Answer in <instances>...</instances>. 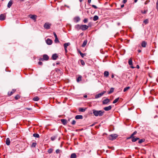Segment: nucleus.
Listing matches in <instances>:
<instances>
[{
  "label": "nucleus",
  "instance_id": "nucleus-1",
  "mask_svg": "<svg viewBox=\"0 0 158 158\" xmlns=\"http://www.w3.org/2000/svg\"><path fill=\"white\" fill-rule=\"evenodd\" d=\"M93 112L94 115L95 116H102L104 114L105 112L104 111L100 110H93Z\"/></svg>",
  "mask_w": 158,
  "mask_h": 158
},
{
  "label": "nucleus",
  "instance_id": "nucleus-2",
  "mask_svg": "<svg viewBox=\"0 0 158 158\" xmlns=\"http://www.w3.org/2000/svg\"><path fill=\"white\" fill-rule=\"evenodd\" d=\"M88 26L86 25H77L76 26V29H78V30H87V29H88Z\"/></svg>",
  "mask_w": 158,
  "mask_h": 158
},
{
  "label": "nucleus",
  "instance_id": "nucleus-3",
  "mask_svg": "<svg viewBox=\"0 0 158 158\" xmlns=\"http://www.w3.org/2000/svg\"><path fill=\"white\" fill-rule=\"evenodd\" d=\"M48 56L46 54H44L43 55V58H40V60H48L49 59Z\"/></svg>",
  "mask_w": 158,
  "mask_h": 158
},
{
  "label": "nucleus",
  "instance_id": "nucleus-4",
  "mask_svg": "<svg viewBox=\"0 0 158 158\" xmlns=\"http://www.w3.org/2000/svg\"><path fill=\"white\" fill-rule=\"evenodd\" d=\"M51 25V24L48 23H46L44 24V27L46 29H49L50 28V27Z\"/></svg>",
  "mask_w": 158,
  "mask_h": 158
},
{
  "label": "nucleus",
  "instance_id": "nucleus-5",
  "mask_svg": "<svg viewBox=\"0 0 158 158\" xmlns=\"http://www.w3.org/2000/svg\"><path fill=\"white\" fill-rule=\"evenodd\" d=\"M106 92V91H103L101 93H99L98 94H96L95 96V98H99L101 97V96H102L103 94L105 93Z\"/></svg>",
  "mask_w": 158,
  "mask_h": 158
},
{
  "label": "nucleus",
  "instance_id": "nucleus-6",
  "mask_svg": "<svg viewBox=\"0 0 158 158\" xmlns=\"http://www.w3.org/2000/svg\"><path fill=\"white\" fill-rule=\"evenodd\" d=\"M111 138H110V140H113L115 139L117 137V135L116 134H112L110 135Z\"/></svg>",
  "mask_w": 158,
  "mask_h": 158
},
{
  "label": "nucleus",
  "instance_id": "nucleus-7",
  "mask_svg": "<svg viewBox=\"0 0 158 158\" xmlns=\"http://www.w3.org/2000/svg\"><path fill=\"white\" fill-rule=\"evenodd\" d=\"M80 18L79 16H76L73 18V21L76 23H77L80 20Z\"/></svg>",
  "mask_w": 158,
  "mask_h": 158
},
{
  "label": "nucleus",
  "instance_id": "nucleus-8",
  "mask_svg": "<svg viewBox=\"0 0 158 158\" xmlns=\"http://www.w3.org/2000/svg\"><path fill=\"white\" fill-rule=\"evenodd\" d=\"M110 102V100L108 98H106L102 101V104L103 105L107 104Z\"/></svg>",
  "mask_w": 158,
  "mask_h": 158
},
{
  "label": "nucleus",
  "instance_id": "nucleus-9",
  "mask_svg": "<svg viewBox=\"0 0 158 158\" xmlns=\"http://www.w3.org/2000/svg\"><path fill=\"white\" fill-rule=\"evenodd\" d=\"M46 43L48 45H51L52 43V40L49 39H47L46 40Z\"/></svg>",
  "mask_w": 158,
  "mask_h": 158
},
{
  "label": "nucleus",
  "instance_id": "nucleus-10",
  "mask_svg": "<svg viewBox=\"0 0 158 158\" xmlns=\"http://www.w3.org/2000/svg\"><path fill=\"white\" fill-rule=\"evenodd\" d=\"M112 108L111 106H108L104 108V110L106 111H109Z\"/></svg>",
  "mask_w": 158,
  "mask_h": 158
},
{
  "label": "nucleus",
  "instance_id": "nucleus-11",
  "mask_svg": "<svg viewBox=\"0 0 158 158\" xmlns=\"http://www.w3.org/2000/svg\"><path fill=\"white\" fill-rule=\"evenodd\" d=\"M58 57V56L56 54H54L52 55V59L54 60H55L57 59Z\"/></svg>",
  "mask_w": 158,
  "mask_h": 158
},
{
  "label": "nucleus",
  "instance_id": "nucleus-12",
  "mask_svg": "<svg viewBox=\"0 0 158 158\" xmlns=\"http://www.w3.org/2000/svg\"><path fill=\"white\" fill-rule=\"evenodd\" d=\"M30 18L33 19L34 20V21H36V19L37 16L36 15H31L29 16Z\"/></svg>",
  "mask_w": 158,
  "mask_h": 158
},
{
  "label": "nucleus",
  "instance_id": "nucleus-13",
  "mask_svg": "<svg viewBox=\"0 0 158 158\" xmlns=\"http://www.w3.org/2000/svg\"><path fill=\"white\" fill-rule=\"evenodd\" d=\"M60 121L62 123V124L64 125H65L67 123V121L65 119H61L60 120Z\"/></svg>",
  "mask_w": 158,
  "mask_h": 158
},
{
  "label": "nucleus",
  "instance_id": "nucleus-14",
  "mask_svg": "<svg viewBox=\"0 0 158 158\" xmlns=\"http://www.w3.org/2000/svg\"><path fill=\"white\" fill-rule=\"evenodd\" d=\"M147 44V43L146 41H144L142 42L141 43V46L143 48H145L146 47Z\"/></svg>",
  "mask_w": 158,
  "mask_h": 158
},
{
  "label": "nucleus",
  "instance_id": "nucleus-15",
  "mask_svg": "<svg viewBox=\"0 0 158 158\" xmlns=\"http://www.w3.org/2000/svg\"><path fill=\"white\" fill-rule=\"evenodd\" d=\"M13 2L12 0H10L9 1L7 4V7L8 8H10L11 6L13 4Z\"/></svg>",
  "mask_w": 158,
  "mask_h": 158
},
{
  "label": "nucleus",
  "instance_id": "nucleus-16",
  "mask_svg": "<svg viewBox=\"0 0 158 158\" xmlns=\"http://www.w3.org/2000/svg\"><path fill=\"white\" fill-rule=\"evenodd\" d=\"M83 118L82 115H77L75 117V118L77 119H82Z\"/></svg>",
  "mask_w": 158,
  "mask_h": 158
},
{
  "label": "nucleus",
  "instance_id": "nucleus-17",
  "mask_svg": "<svg viewBox=\"0 0 158 158\" xmlns=\"http://www.w3.org/2000/svg\"><path fill=\"white\" fill-rule=\"evenodd\" d=\"M16 91L15 90L13 89L11 92H9L8 93V96H11Z\"/></svg>",
  "mask_w": 158,
  "mask_h": 158
},
{
  "label": "nucleus",
  "instance_id": "nucleus-18",
  "mask_svg": "<svg viewBox=\"0 0 158 158\" xmlns=\"http://www.w3.org/2000/svg\"><path fill=\"white\" fill-rule=\"evenodd\" d=\"M109 75V73L108 71H106L104 72V77H108Z\"/></svg>",
  "mask_w": 158,
  "mask_h": 158
},
{
  "label": "nucleus",
  "instance_id": "nucleus-19",
  "mask_svg": "<svg viewBox=\"0 0 158 158\" xmlns=\"http://www.w3.org/2000/svg\"><path fill=\"white\" fill-rule=\"evenodd\" d=\"M57 135H54L52 136L51 138V139L52 141L56 139L57 138Z\"/></svg>",
  "mask_w": 158,
  "mask_h": 158
},
{
  "label": "nucleus",
  "instance_id": "nucleus-20",
  "mask_svg": "<svg viewBox=\"0 0 158 158\" xmlns=\"http://www.w3.org/2000/svg\"><path fill=\"white\" fill-rule=\"evenodd\" d=\"M5 19V16L3 14H1L0 15V20H3Z\"/></svg>",
  "mask_w": 158,
  "mask_h": 158
},
{
  "label": "nucleus",
  "instance_id": "nucleus-21",
  "mask_svg": "<svg viewBox=\"0 0 158 158\" xmlns=\"http://www.w3.org/2000/svg\"><path fill=\"white\" fill-rule=\"evenodd\" d=\"M139 139V138L136 137L135 138V137H133L132 138V139L131 140L133 142H135L137 140H138Z\"/></svg>",
  "mask_w": 158,
  "mask_h": 158
},
{
  "label": "nucleus",
  "instance_id": "nucleus-22",
  "mask_svg": "<svg viewBox=\"0 0 158 158\" xmlns=\"http://www.w3.org/2000/svg\"><path fill=\"white\" fill-rule=\"evenodd\" d=\"M6 145H10V141L9 138H7L6 139Z\"/></svg>",
  "mask_w": 158,
  "mask_h": 158
},
{
  "label": "nucleus",
  "instance_id": "nucleus-23",
  "mask_svg": "<svg viewBox=\"0 0 158 158\" xmlns=\"http://www.w3.org/2000/svg\"><path fill=\"white\" fill-rule=\"evenodd\" d=\"M87 43V40H85L83 42L82 45V47H85V45H86Z\"/></svg>",
  "mask_w": 158,
  "mask_h": 158
},
{
  "label": "nucleus",
  "instance_id": "nucleus-24",
  "mask_svg": "<svg viewBox=\"0 0 158 158\" xmlns=\"http://www.w3.org/2000/svg\"><path fill=\"white\" fill-rule=\"evenodd\" d=\"M70 45V43H66L64 44V48H67V47L69 45Z\"/></svg>",
  "mask_w": 158,
  "mask_h": 158
},
{
  "label": "nucleus",
  "instance_id": "nucleus-25",
  "mask_svg": "<svg viewBox=\"0 0 158 158\" xmlns=\"http://www.w3.org/2000/svg\"><path fill=\"white\" fill-rule=\"evenodd\" d=\"M78 52L79 53L80 55L82 57H84V56L86 55L85 53H82L80 50L78 51Z\"/></svg>",
  "mask_w": 158,
  "mask_h": 158
},
{
  "label": "nucleus",
  "instance_id": "nucleus-26",
  "mask_svg": "<svg viewBox=\"0 0 158 158\" xmlns=\"http://www.w3.org/2000/svg\"><path fill=\"white\" fill-rule=\"evenodd\" d=\"M128 64L130 65H132V60L131 58H130L129 59L128 61Z\"/></svg>",
  "mask_w": 158,
  "mask_h": 158
},
{
  "label": "nucleus",
  "instance_id": "nucleus-27",
  "mask_svg": "<svg viewBox=\"0 0 158 158\" xmlns=\"http://www.w3.org/2000/svg\"><path fill=\"white\" fill-rule=\"evenodd\" d=\"M114 88H111L110 89V90L108 92V94H110L112 93H113L114 92Z\"/></svg>",
  "mask_w": 158,
  "mask_h": 158
},
{
  "label": "nucleus",
  "instance_id": "nucleus-28",
  "mask_svg": "<svg viewBox=\"0 0 158 158\" xmlns=\"http://www.w3.org/2000/svg\"><path fill=\"white\" fill-rule=\"evenodd\" d=\"M71 158H76V155L75 153H73L71 154L70 156Z\"/></svg>",
  "mask_w": 158,
  "mask_h": 158
},
{
  "label": "nucleus",
  "instance_id": "nucleus-29",
  "mask_svg": "<svg viewBox=\"0 0 158 158\" xmlns=\"http://www.w3.org/2000/svg\"><path fill=\"white\" fill-rule=\"evenodd\" d=\"M39 100V98L37 96H35L34 97L33 99V100L34 101H38Z\"/></svg>",
  "mask_w": 158,
  "mask_h": 158
},
{
  "label": "nucleus",
  "instance_id": "nucleus-30",
  "mask_svg": "<svg viewBox=\"0 0 158 158\" xmlns=\"http://www.w3.org/2000/svg\"><path fill=\"white\" fill-rule=\"evenodd\" d=\"M82 77L81 76H79L77 79V81L79 82L81 80Z\"/></svg>",
  "mask_w": 158,
  "mask_h": 158
},
{
  "label": "nucleus",
  "instance_id": "nucleus-31",
  "mask_svg": "<svg viewBox=\"0 0 158 158\" xmlns=\"http://www.w3.org/2000/svg\"><path fill=\"white\" fill-rule=\"evenodd\" d=\"M98 17L97 15H95L93 19V20L96 21L98 20Z\"/></svg>",
  "mask_w": 158,
  "mask_h": 158
},
{
  "label": "nucleus",
  "instance_id": "nucleus-32",
  "mask_svg": "<svg viewBox=\"0 0 158 158\" xmlns=\"http://www.w3.org/2000/svg\"><path fill=\"white\" fill-rule=\"evenodd\" d=\"M55 71L57 72L60 73H62V72L59 69L56 68L55 69Z\"/></svg>",
  "mask_w": 158,
  "mask_h": 158
},
{
  "label": "nucleus",
  "instance_id": "nucleus-33",
  "mask_svg": "<svg viewBox=\"0 0 158 158\" xmlns=\"http://www.w3.org/2000/svg\"><path fill=\"white\" fill-rule=\"evenodd\" d=\"M79 110L80 112H84L85 110V109L80 108L79 109Z\"/></svg>",
  "mask_w": 158,
  "mask_h": 158
},
{
  "label": "nucleus",
  "instance_id": "nucleus-34",
  "mask_svg": "<svg viewBox=\"0 0 158 158\" xmlns=\"http://www.w3.org/2000/svg\"><path fill=\"white\" fill-rule=\"evenodd\" d=\"M119 99V98H118L116 99H115L113 102V104H115L117 102Z\"/></svg>",
  "mask_w": 158,
  "mask_h": 158
},
{
  "label": "nucleus",
  "instance_id": "nucleus-35",
  "mask_svg": "<svg viewBox=\"0 0 158 158\" xmlns=\"http://www.w3.org/2000/svg\"><path fill=\"white\" fill-rule=\"evenodd\" d=\"M37 144L35 142L31 144V147L35 148L36 147Z\"/></svg>",
  "mask_w": 158,
  "mask_h": 158
},
{
  "label": "nucleus",
  "instance_id": "nucleus-36",
  "mask_svg": "<svg viewBox=\"0 0 158 158\" xmlns=\"http://www.w3.org/2000/svg\"><path fill=\"white\" fill-rule=\"evenodd\" d=\"M33 136L35 137L36 138H39V135L37 133H34L33 134Z\"/></svg>",
  "mask_w": 158,
  "mask_h": 158
},
{
  "label": "nucleus",
  "instance_id": "nucleus-37",
  "mask_svg": "<svg viewBox=\"0 0 158 158\" xmlns=\"http://www.w3.org/2000/svg\"><path fill=\"white\" fill-rule=\"evenodd\" d=\"M130 88V87L128 86V87H126L124 88V89H123V91L124 92H125L126 91H127V90H128V89H129Z\"/></svg>",
  "mask_w": 158,
  "mask_h": 158
},
{
  "label": "nucleus",
  "instance_id": "nucleus-38",
  "mask_svg": "<svg viewBox=\"0 0 158 158\" xmlns=\"http://www.w3.org/2000/svg\"><path fill=\"white\" fill-rule=\"evenodd\" d=\"M149 20L148 19H146L143 21V23L145 24H147L148 23Z\"/></svg>",
  "mask_w": 158,
  "mask_h": 158
},
{
  "label": "nucleus",
  "instance_id": "nucleus-39",
  "mask_svg": "<svg viewBox=\"0 0 158 158\" xmlns=\"http://www.w3.org/2000/svg\"><path fill=\"white\" fill-rule=\"evenodd\" d=\"M145 141L144 139H140L138 141V143H142L143 142H144Z\"/></svg>",
  "mask_w": 158,
  "mask_h": 158
},
{
  "label": "nucleus",
  "instance_id": "nucleus-40",
  "mask_svg": "<svg viewBox=\"0 0 158 158\" xmlns=\"http://www.w3.org/2000/svg\"><path fill=\"white\" fill-rule=\"evenodd\" d=\"M53 149L52 148L49 149L48 151V152L49 153H51L52 152Z\"/></svg>",
  "mask_w": 158,
  "mask_h": 158
},
{
  "label": "nucleus",
  "instance_id": "nucleus-41",
  "mask_svg": "<svg viewBox=\"0 0 158 158\" xmlns=\"http://www.w3.org/2000/svg\"><path fill=\"white\" fill-rule=\"evenodd\" d=\"M20 98L19 95H17L15 97V98L16 100H17Z\"/></svg>",
  "mask_w": 158,
  "mask_h": 158
},
{
  "label": "nucleus",
  "instance_id": "nucleus-42",
  "mask_svg": "<svg viewBox=\"0 0 158 158\" xmlns=\"http://www.w3.org/2000/svg\"><path fill=\"white\" fill-rule=\"evenodd\" d=\"M80 62H81V64L82 65L84 66L85 65V62L82 60H80Z\"/></svg>",
  "mask_w": 158,
  "mask_h": 158
},
{
  "label": "nucleus",
  "instance_id": "nucleus-43",
  "mask_svg": "<svg viewBox=\"0 0 158 158\" xmlns=\"http://www.w3.org/2000/svg\"><path fill=\"white\" fill-rule=\"evenodd\" d=\"M137 132L136 131H135L131 135V136H132V137H134V136L135 135L136 133H137Z\"/></svg>",
  "mask_w": 158,
  "mask_h": 158
},
{
  "label": "nucleus",
  "instance_id": "nucleus-44",
  "mask_svg": "<svg viewBox=\"0 0 158 158\" xmlns=\"http://www.w3.org/2000/svg\"><path fill=\"white\" fill-rule=\"evenodd\" d=\"M88 21V19L87 18L83 20V22L84 23H87Z\"/></svg>",
  "mask_w": 158,
  "mask_h": 158
},
{
  "label": "nucleus",
  "instance_id": "nucleus-45",
  "mask_svg": "<svg viewBox=\"0 0 158 158\" xmlns=\"http://www.w3.org/2000/svg\"><path fill=\"white\" fill-rule=\"evenodd\" d=\"M149 30H146L145 31V35H148L149 34Z\"/></svg>",
  "mask_w": 158,
  "mask_h": 158
},
{
  "label": "nucleus",
  "instance_id": "nucleus-46",
  "mask_svg": "<svg viewBox=\"0 0 158 158\" xmlns=\"http://www.w3.org/2000/svg\"><path fill=\"white\" fill-rule=\"evenodd\" d=\"M156 9H157V11L158 12V0H157L156 2Z\"/></svg>",
  "mask_w": 158,
  "mask_h": 158
},
{
  "label": "nucleus",
  "instance_id": "nucleus-47",
  "mask_svg": "<svg viewBox=\"0 0 158 158\" xmlns=\"http://www.w3.org/2000/svg\"><path fill=\"white\" fill-rule=\"evenodd\" d=\"M76 123V121L75 120H73L71 124L73 125H74Z\"/></svg>",
  "mask_w": 158,
  "mask_h": 158
},
{
  "label": "nucleus",
  "instance_id": "nucleus-48",
  "mask_svg": "<svg viewBox=\"0 0 158 158\" xmlns=\"http://www.w3.org/2000/svg\"><path fill=\"white\" fill-rule=\"evenodd\" d=\"M55 42L56 43L59 42V40H58V39L57 38H55Z\"/></svg>",
  "mask_w": 158,
  "mask_h": 158
},
{
  "label": "nucleus",
  "instance_id": "nucleus-49",
  "mask_svg": "<svg viewBox=\"0 0 158 158\" xmlns=\"http://www.w3.org/2000/svg\"><path fill=\"white\" fill-rule=\"evenodd\" d=\"M147 11L145 10H144V11L142 10L141 11V13H142V14H146L147 13Z\"/></svg>",
  "mask_w": 158,
  "mask_h": 158
},
{
  "label": "nucleus",
  "instance_id": "nucleus-50",
  "mask_svg": "<svg viewBox=\"0 0 158 158\" xmlns=\"http://www.w3.org/2000/svg\"><path fill=\"white\" fill-rule=\"evenodd\" d=\"M92 7H93L94 9H96L98 8L96 6L94 5H92Z\"/></svg>",
  "mask_w": 158,
  "mask_h": 158
},
{
  "label": "nucleus",
  "instance_id": "nucleus-51",
  "mask_svg": "<svg viewBox=\"0 0 158 158\" xmlns=\"http://www.w3.org/2000/svg\"><path fill=\"white\" fill-rule=\"evenodd\" d=\"M60 150L59 149H57L56 151V153H58L59 152H60Z\"/></svg>",
  "mask_w": 158,
  "mask_h": 158
},
{
  "label": "nucleus",
  "instance_id": "nucleus-52",
  "mask_svg": "<svg viewBox=\"0 0 158 158\" xmlns=\"http://www.w3.org/2000/svg\"><path fill=\"white\" fill-rule=\"evenodd\" d=\"M43 64V63L42 62H41V61H39V62H38V64L39 65H42Z\"/></svg>",
  "mask_w": 158,
  "mask_h": 158
},
{
  "label": "nucleus",
  "instance_id": "nucleus-53",
  "mask_svg": "<svg viewBox=\"0 0 158 158\" xmlns=\"http://www.w3.org/2000/svg\"><path fill=\"white\" fill-rule=\"evenodd\" d=\"M149 2V1H148V0H147L145 2V4L146 5L147 4L148 2Z\"/></svg>",
  "mask_w": 158,
  "mask_h": 158
},
{
  "label": "nucleus",
  "instance_id": "nucleus-54",
  "mask_svg": "<svg viewBox=\"0 0 158 158\" xmlns=\"http://www.w3.org/2000/svg\"><path fill=\"white\" fill-rule=\"evenodd\" d=\"M132 137L131 136V135L129 137H128L127 138V139H130L131 138V139H132Z\"/></svg>",
  "mask_w": 158,
  "mask_h": 158
},
{
  "label": "nucleus",
  "instance_id": "nucleus-55",
  "mask_svg": "<svg viewBox=\"0 0 158 158\" xmlns=\"http://www.w3.org/2000/svg\"><path fill=\"white\" fill-rule=\"evenodd\" d=\"M53 33H54V36H55V38H57V36L56 35V33L55 32H54Z\"/></svg>",
  "mask_w": 158,
  "mask_h": 158
},
{
  "label": "nucleus",
  "instance_id": "nucleus-56",
  "mask_svg": "<svg viewBox=\"0 0 158 158\" xmlns=\"http://www.w3.org/2000/svg\"><path fill=\"white\" fill-rule=\"evenodd\" d=\"M26 109L28 110H32V109L30 108H26Z\"/></svg>",
  "mask_w": 158,
  "mask_h": 158
},
{
  "label": "nucleus",
  "instance_id": "nucleus-57",
  "mask_svg": "<svg viewBox=\"0 0 158 158\" xmlns=\"http://www.w3.org/2000/svg\"><path fill=\"white\" fill-rule=\"evenodd\" d=\"M127 2V0H123V2L124 3H126Z\"/></svg>",
  "mask_w": 158,
  "mask_h": 158
},
{
  "label": "nucleus",
  "instance_id": "nucleus-58",
  "mask_svg": "<svg viewBox=\"0 0 158 158\" xmlns=\"http://www.w3.org/2000/svg\"><path fill=\"white\" fill-rule=\"evenodd\" d=\"M114 77V74H112L111 75V78H113Z\"/></svg>",
  "mask_w": 158,
  "mask_h": 158
},
{
  "label": "nucleus",
  "instance_id": "nucleus-59",
  "mask_svg": "<svg viewBox=\"0 0 158 158\" xmlns=\"http://www.w3.org/2000/svg\"><path fill=\"white\" fill-rule=\"evenodd\" d=\"M91 0H88V2L89 3H90L91 2Z\"/></svg>",
  "mask_w": 158,
  "mask_h": 158
},
{
  "label": "nucleus",
  "instance_id": "nucleus-60",
  "mask_svg": "<svg viewBox=\"0 0 158 158\" xmlns=\"http://www.w3.org/2000/svg\"><path fill=\"white\" fill-rule=\"evenodd\" d=\"M136 68H137V69H139V65H136Z\"/></svg>",
  "mask_w": 158,
  "mask_h": 158
},
{
  "label": "nucleus",
  "instance_id": "nucleus-61",
  "mask_svg": "<svg viewBox=\"0 0 158 158\" xmlns=\"http://www.w3.org/2000/svg\"><path fill=\"white\" fill-rule=\"evenodd\" d=\"M64 50L65 51V52L67 53V48H64Z\"/></svg>",
  "mask_w": 158,
  "mask_h": 158
},
{
  "label": "nucleus",
  "instance_id": "nucleus-62",
  "mask_svg": "<svg viewBox=\"0 0 158 158\" xmlns=\"http://www.w3.org/2000/svg\"><path fill=\"white\" fill-rule=\"evenodd\" d=\"M121 8H123V7L124 6V4L122 5H121Z\"/></svg>",
  "mask_w": 158,
  "mask_h": 158
},
{
  "label": "nucleus",
  "instance_id": "nucleus-63",
  "mask_svg": "<svg viewBox=\"0 0 158 158\" xmlns=\"http://www.w3.org/2000/svg\"><path fill=\"white\" fill-rule=\"evenodd\" d=\"M84 97L85 98H86L87 97V95H85L84 96Z\"/></svg>",
  "mask_w": 158,
  "mask_h": 158
},
{
  "label": "nucleus",
  "instance_id": "nucleus-64",
  "mask_svg": "<svg viewBox=\"0 0 158 158\" xmlns=\"http://www.w3.org/2000/svg\"><path fill=\"white\" fill-rule=\"evenodd\" d=\"M138 52L140 53L141 52V50H138Z\"/></svg>",
  "mask_w": 158,
  "mask_h": 158
}]
</instances>
